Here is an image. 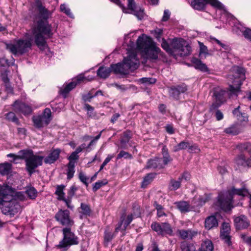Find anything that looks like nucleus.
<instances>
[{"mask_svg":"<svg viewBox=\"0 0 251 251\" xmlns=\"http://www.w3.org/2000/svg\"><path fill=\"white\" fill-rule=\"evenodd\" d=\"M32 32L37 47L41 50L47 48L46 39L52 35L51 25L47 22L40 20L33 27Z\"/></svg>","mask_w":251,"mask_h":251,"instance_id":"1","label":"nucleus"},{"mask_svg":"<svg viewBox=\"0 0 251 251\" xmlns=\"http://www.w3.org/2000/svg\"><path fill=\"white\" fill-rule=\"evenodd\" d=\"M137 45L138 49L142 52V55L145 58L151 59L157 58L160 50L156 47L150 37L142 34L139 37Z\"/></svg>","mask_w":251,"mask_h":251,"instance_id":"2","label":"nucleus"},{"mask_svg":"<svg viewBox=\"0 0 251 251\" xmlns=\"http://www.w3.org/2000/svg\"><path fill=\"white\" fill-rule=\"evenodd\" d=\"M139 65V60L136 54L134 52H128V55L125 57L123 63H118L111 65V70L115 74H127L129 70L134 71Z\"/></svg>","mask_w":251,"mask_h":251,"instance_id":"3","label":"nucleus"},{"mask_svg":"<svg viewBox=\"0 0 251 251\" xmlns=\"http://www.w3.org/2000/svg\"><path fill=\"white\" fill-rule=\"evenodd\" d=\"M248 193L245 188L237 189L233 187L231 190L219 195L216 205L224 211L230 210L233 207L232 199L234 195L244 197Z\"/></svg>","mask_w":251,"mask_h":251,"instance_id":"4","label":"nucleus"},{"mask_svg":"<svg viewBox=\"0 0 251 251\" xmlns=\"http://www.w3.org/2000/svg\"><path fill=\"white\" fill-rule=\"evenodd\" d=\"M3 191L5 196L0 205V209L5 215L14 216L20 210V205L14 198V193L11 187L6 188Z\"/></svg>","mask_w":251,"mask_h":251,"instance_id":"5","label":"nucleus"},{"mask_svg":"<svg viewBox=\"0 0 251 251\" xmlns=\"http://www.w3.org/2000/svg\"><path fill=\"white\" fill-rule=\"evenodd\" d=\"M32 46L31 41L26 39H19L14 43L6 44V49L14 55H22L29 51Z\"/></svg>","mask_w":251,"mask_h":251,"instance_id":"6","label":"nucleus"},{"mask_svg":"<svg viewBox=\"0 0 251 251\" xmlns=\"http://www.w3.org/2000/svg\"><path fill=\"white\" fill-rule=\"evenodd\" d=\"M171 47L174 49L173 56L176 58L178 56H188L192 51L191 47L182 39H173L171 42Z\"/></svg>","mask_w":251,"mask_h":251,"instance_id":"7","label":"nucleus"},{"mask_svg":"<svg viewBox=\"0 0 251 251\" xmlns=\"http://www.w3.org/2000/svg\"><path fill=\"white\" fill-rule=\"evenodd\" d=\"M63 238L59 242L57 248L59 249L67 248L72 245L78 244V238L74 233L71 232L69 227L64 228L62 229Z\"/></svg>","mask_w":251,"mask_h":251,"instance_id":"8","label":"nucleus"},{"mask_svg":"<svg viewBox=\"0 0 251 251\" xmlns=\"http://www.w3.org/2000/svg\"><path fill=\"white\" fill-rule=\"evenodd\" d=\"M233 71L235 73V80L232 84L229 85V91L232 94H236L239 91L242 81L245 79V70L244 68L236 66L233 68Z\"/></svg>","mask_w":251,"mask_h":251,"instance_id":"9","label":"nucleus"},{"mask_svg":"<svg viewBox=\"0 0 251 251\" xmlns=\"http://www.w3.org/2000/svg\"><path fill=\"white\" fill-rule=\"evenodd\" d=\"M51 111L49 108H46L43 114L34 116L32 118L34 125L37 128H41L48 125L51 120Z\"/></svg>","mask_w":251,"mask_h":251,"instance_id":"10","label":"nucleus"},{"mask_svg":"<svg viewBox=\"0 0 251 251\" xmlns=\"http://www.w3.org/2000/svg\"><path fill=\"white\" fill-rule=\"evenodd\" d=\"M43 159V157L33 154L26 160V169L30 175L33 173L35 168L42 164Z\"/></svg>","mask_w":251,"mask_h":251,"instance_id":"11","label":"nucleus"},{"mask_svg":"<svg viewBox=\"0 0 251 251\" xmlns=\"http://www.w3.org/2000/svg\"><path fill=\"white\" fill-rule=\"evenodd\" d=\"M151 227L152 230L156 232L159 235H172L173 230L171 226L168 223H162L161 224H158L153 223L151 224Z\"/></svg>","mask_w":251,"mask_h":251,"instance_id":"12","label":"nucleus"},{"mask_svg":"<svg viewBox=\"0 0 251 251\" xmlns=\"http://www.w3.org/2000/svg\"><path fill=\"white\" fill-rule=\"evenodd\" d=\"M69 211L67 210H59L55 215L56 220L62 225L67 226H71L74 224V222L71 219Z\"/></svg>","mask_w":251,"mask_h":251,"instance_id":"13","label":"nucleus"},{"mask_svg":"<svg viewBox=\"0 0 251 251\" xmlns=\"http://www.w3.org/2000/svg\"><path fill=\"white\" fill-rule=\"evenodd\" d=\"M128 8L132 11V13L134 14L139 20H142L145 16L144 9L140 7H138L134 0H128Z\"/></svg>","mask_w":251,"mask_h":251,"instance_id":"14","label":"nucleus"},{"mask_svg":"<svg viewBox=\"0 0 251 251\" xmlns=\"http://www.w3.org/2000/svg\"><path fill=\"white\" fill-rule=\"evenodd\" d=\"M14 110L16 112H20L24 115H28L31 113L32 110L30 106L24 103L16 100L13 105Z\"/></svg>","mask_w":251,"mask_h":251,"instance_id":"15","label":"nucleus"},{"mask_svg":"<svg viewBox=\"0 0 251 251\" xmlns=\"http://www.w3.org/2000/svg\"><path fill=\"white\" fill-rule=\"evenodd\" d=\"M177 235L182 239L191 240L198 234V231L192 229H178Z\"/></svg>","mask_w":251,"mask_h":251,"instance_id":"16","label":"nucleus"},{"mask_svg":"<svg viewBox=\"0 0 251 251\" xmlns=\"http://www.w3.org/2000/svg\"><path fill=\"white\" fill-rule=\"evenodd\" d=\"M230 231V227L229 224L224 223L221 230V237L228 245H230L231 243L229 236Z\"/></svg>","mask_w":251,"mask_h":251,"instance_id":"17","label":"nucleus"},{"mask_svg":"<svg viewBox=\"0 0 251 251\" xmlns=\"http://www.w3.org/2000/svg\"><path fill=\"white\" fill-rule=\"evenodd\" d=\"M162 158H159V168H163L168 163L171 162L172 158L168 153V149L165 146H164L162 150Z\"/></svg>","mask_w":251,"mask_h":251,"instance_id":"18","label":"nucleus"},{"mask_svg":"<svg viewBox=\"0 0 251 251\" xmlns=\"http://www.w3.org/2000/svg\"><path fill=\"white\" fill-rule=\"evenodd\" d=\"M234 224L236 228L238 229L246 228L250 225V223L247 218L243 215L236 217L234 219Z\"/></svg>","mask_w":251,"mask_h":251,"instance_id":"19","label":"nucleus"},{"mask_svg":"<svg viewBox=\"0 0 251 251\" xmlns=\"http://www.w3.org/2000/svg\"><path fill=\"white\" fill-rule=\"evenodd\" d=\"M226 91L222 89L217 90L214 91V96L215 97L216 104H213L211 106V108L218 107L225 101L224 95Z\"/></svg>","mask_w":251,"mask_h":251,"instance_id":"20","label":"nucleus"},{"mask_svg":"<svg viewBox=\"0 0 251 251\" xmlns=\"http://www.w3.org/2000/svg\"><path fill=\"white\" fill-rule=\"evenodd\" d=\"M218 225L217 220L214 216H210L205 220L204 226L205 228L208 230L217 227Z\"/></svg>","mask_w":251,"mask_h":251,"instance_id":"21","label":"nucleus"},{"mask_svg":"<svg viewBox=\"0 0 251 251\" xmlns=\"http://www.w3.org/2000/svg\"><path fill=\"white\" fill-rule=\"evenodd\" d=\"M60 151L59 149H55L51 151L49 155L45 158V162L47 164H51L55 162L59 157Z\"/></svg>","mask_w":251,"mask_h":251,"instance_id":"22","label":"nucleus"},{"mask_svg":"<svg viewBox=\"0 0 251 251\" xmlns=\"http://www.w3.org/2000/svg\"><path fill=\"white\" fill-rule=\"evenodd\" d=\"M36 4L40 16L44 19H48L50 15L48 9L43 6L41 2L39 0L36 2Z\"/></svg>","mask_w":251,"mask_h":251,"instance_id":"23","label":"nucleus"},{"mask_svg":"<svg viewBox=\"0 0 251 251\" xmlns=\"http://www.w3.org/2000/svg\"><path fill=\"white\" fill-rule=\"evenodd\" d=\"M251 161V157L246 159L244 155H240L236 159V163L237 165L241 166L251 167V164L249 163Z\"/></svg>","mask_w":251,"mask_h":251,"instance_id":"24","label":"nucleus"},{"mask_svg":"<svg viewBox=\"0 0 251 251\" xmlns=\"http://www.w3.org/2000/svg\"><path fill=\"white\" fill-rule=\"evenodd\" d=\"M192 62L196 69L204 72L208 71L206 65L203 63L200 60L196 58H193L192 59Z\"/></svg>","mask_w":251,"mask_h":251,"instance_id":"25","label":"nucleus"},{"mask_svg":"<svg viewBox=\"0 0 251 251\" xmlns=\"http://www.w3.org/2000/svg\"><path fill=\"white\" fill-rule=\"evenodd\" d=\"M210 199L209 195L207 194H204L202 196H196L193 200L194 203L197 205H202Z\"/></svg>","mask_w":251,"mask_h":251,"instance_id":"26","label":"nucleus"},{"mask_svg":"<svg viewBox=\"0 0 251 251\" xmlns=\"http://www.w3.org/2000/svg\"><path fill=\"white\" fill-rule=\"evenodd\" d=\"M133 220V216L132 214L129 215L127 216V219L124 222V226L122 228V225L123 222V221H122L118 225V226L115 228V232H118L120 228L122 230H126L127 226L130 224L131 221Z\"/></svg>","mask_w":251,"mask_h":251,"instance_id":"27","label":"nucleus"},{"mask_svg":"<svg viewBox=\"0 0 251 251\" xmlns=\"http://www.w3.org/2000/svg\"><path fill=\"white\" fill-rule=\"evenodd\" d=\"M33 155V152L31 150H21L17 154V158L24 159L26 161Z\"/></svg>","mask_w":251,"mask_h":251,"instance_id":"28","label":"nucleus"},{"mask_svg":"<svg viewBox=\"0 0 251 251\" xmlns=\"http://www.w3.org/2000/svg\"><path fill=\"white\" fill-rule=\"evenodd\" d=\"M111 72L110 68L101 67L97 71V75L100 78H106L109 75Z\"/></svg>","mask_w":251,"mask_h":251,"instance_id":"29","label":"nucleus"},{"mask_svg":"<svg viewBox=\"0 0 251 251\" xmlns=\"http://www.w3.org/2000/svg\"><path fill=\"white\" fill-rule=\"evenodd\" d=\"M175 204L181 212H186L190 210V205L186 201L176 202Z\"/></svg>","mask_w":251,"mask_h":251,"instance_id":"30","label":"nucleus"},{"mask_svg":"<svg viewBox=\"0 0 251 251\" xmlns=\"http://www.w3.org/2000/svg\"><path fill=\"white\" fill-rule=\"evenodd\" d=\"M75 161H71L67 165V178L69 179H70L74 176L75 172Z\"/></svg>","mask_w":251,"mask_h":251,"instance_id":"31","label":"nucleus"},{"mask_svg":"<svg viewBox=\"0 0 251 251\" xmlns=\"http://www.w3.org/2000/svg\"><path fill=\"white\" fill-rule=\"evenodd\" d=\"M77 83L75 80H73L72 82L66 85L65 88L61 90L62 94L64 97H66V94L71 91L75 87Z\"/></svg>","mask_w":251,"mask_h":251,"instance_id":"32","label":"nucleus"},{"mask_svg":"<svg viewBox=\"0 0 251 251\" xmlns=\"http://www.w3.org/2000/svg\"><path fill=\"white\" fill-rule=\"evenodd\" d=\"M213 246L210 240H206L202 242L200 251H212Z\"/></svg>","mask_w":251,"mask_h":251,"instance_id":"33","label":"nucleus"},{"mask_svg":"<svg viewBox=\"0 0 251 251\" xmlns=\"http://www.w3.org/2000/svg\"><path fill=\"white\" fill-rule=\"evenodd\" d=\"M181 249L182 251H197L194 244L184 241L181 243Z\"/></svg>","mask_w":251,"mask_h":251,"instance_id":"34","label":"nucleus"},{"mask_svg":"<svg viewBox=\"0 0 251 251\" xmlns=\"http://www.w3.org/2000/svg\"><path fill=\"white\" fill-rule=\"evenodd\" d=\"M239 108L240 106H239L233 111V115L240 122L246 121L248 120V116L245 113H240L239 111Z\"/></svg>","mask_w":251,"mask_h":251,"instance_id":"35","label":"nucleus"},{"mask_svg":"<svg viewBox=\"0 0 251 251\" xmlns=\"http://www.w3.org/2000/svg\"><path fill=\"white\" fill-rule=\"evenodd\" d=\"M130 139V134L129 132H126L124 133L123 136L121 139L120 147L126 149V144L129 142Z\"/></svg>","mask_w":251,"mask_h":251,"instance_id":"36","label":"nucleus"},{"mask_svg":"<svg viewBox=\"0 0 251 251\" xmlns=\"http://www.w3.org/2000/svg\"><path fill=\"white\" fill-rule=\"evenodd\" d=\"M189 147V142L187 141H182L173 148V151L174 152L178 151L180 150H185Z\"/></svg>","mask_w":251,"mask_h":251,"instance_id":"37","label":"nucleus"},{"mask_svg":"<svg viewBox=\"0 0 251 251\" xmlns=\"http://www.w3.org/2000/svg\"><path fill=\"white\" fill-rule=\"evenodd\" d=\"M205 4L201 0H193L191 2L192 7L199 10L203 9L204 8Z\"/></svg>","mask_w":251,"mask_h":251,"instance_id":"38","label":"nucleus"},{"mask_svg":"<svg viewBox=\"0 0 251 251\" xmlns=\"http://www.w3.org/2000/svg\"><path fill=\"white\" fill-rule=\"evenodd\" d=\"M237 148L238 149L241 151H246L248 152H249L250 154H251V143H241L237 146Z\"/></svg>","mask_w":251,"mask_h":251,"instance_id":"39","label":"nucleus"},{"mask_svg":"<svg viewBox=\"0 0 251 251\" xmlns=\"http://www.w3.org/2000/svg\"><path fill=\"white\" fill-rule=\"evenodd\" d=\"M181 182V178L179 177L177 180L171 179L170 182V188L173 190L178 189L180 187Z\"/></svg>","mask_w":251,"mask_h":251,"instance_id":"40","label":"nucleus"},{"mask_svg":"<svg viewBox=\"0 0 251 251\" xmlns=\"http://www.w3.org/2000/svg\"><path fill=\"white\" fill-rule=\"evenodd\" d=\"M11 169V164L4 163L0 165V174L2 175H7Z\"/></svg>","mask_w":251,"mask_h":251,"instance_id":"41","label":"nucleus"},{"mask_svg":"<svg viewBox=\"0 0 251 251\" xmlns=\"http://www.w3.org/2000/svg\"><path fill=\"white\" fill-rule=\"evenodd\" d=\"M161 47L167 52L173 55V51H174V49L171 47V44L169 45L165 39H162Z\"/></svg>","mask_w":251,"mask_h":251,"instance_id":"42","label":"nucleus"},{"mask_svg":"<svg viewBox=\"0 0 251 251\" xmlns=\"http://www.w3.org/2000/svg\"><path fill=\"white\" fill-rule=\"evenodd\" d=\"M206 4H209L211 6L221 9L223 8V5L217 0H204Z\"/></svg>","mask_w":251,"mask_h":251,"instance_id":"43","label":"nucleus"},{"mask_svg":"<svg viewBox=\"0 0 251 251\" xmlns=\"http://www.w3.org/2000/svg\"><path fill=\"white\" fill-rule=\"evenodd\" d=\"M154 177V175L153 174H149L145 177L142 184V187L145 188L149 184L151 183L152 179Z\"/></svg>","mask_w":251,"mask_h":251,"instance_id":"44","label":"nucleus"},{"mask_svg":"<svg viewBox=\"0 0 251 251\" xmlns=\"http://www.w3.org/2000/svg\"><path fill=\"white\" fill-rule=\"evenodd\" d=\"M159 158H155L153 159H151L148 162L147 167L150 168H159Z\"/></svg>","mask_w":251,"mask_h":251,"instance_id":"45","label":"nucleus"},{"mask_svg":"<svg viewBox=\"0 0 251 251\" xmlns=\"http://www.w3.org/2000/svg\"><path fill=\"white\" fill-rule=\"evenodd\" d=\"M25 193L28 197L31 199H34L37 197V191L33 187H30L27 188L25 191Z\"/></svg>","mask_w":251,"mask_h":251,"instance_id":"46","label":"nucleus"},{"mask_svg":"<svg viewBox=\"0 0 251 251\" xmlns=\"http://www.w3.org/2000/svg\"><path fill=\"white\" fill-rule=\"evenodd\" d=\"M64 186L63 185L57 186L55 191V194L58 196V199L61 200L64 199V193L63 192Z\"/></svg>","mask_w":251,"mask_h":251,"instance_id":"47","label":"nucleus"},{"mask_svg":"<svg viewBox=\"0 0 251 251\" xmlns=\"http://www.w3.org/2000/svg\"><path fill=\"white\" fill-rule=\"evenodd\" d=\"M60 10L61 12L64 13L70 17H73V14L71 12V10L68 8L65 4H61L60 6Z\"/></svg>","mask_w":251,"mask_h":251,"instance_id":"48","label":"nucleus"},{"mask_svg":"<svg viewBox=\"0 0 251 251\" xmlns=\"http://www.w3.org/2000/svg\"><path fill=\"white\" fill-rule=\"evenodd\" d=\"M84 108L87 111V115L90 118L94 117L96 114L94 112V108L88 104L84 105Z\"/></svg>","mask_w":251,"mask_h":251,"instance_id":"49","label":"nucleus"},{"mask_svg":"<svg viewBox=\"0 0 251 251\" xmlns=\"http://www.w3.org/2000/svg\"><path fill=\"white\" fill-rule=\"evenodd\" d=\"M114 237V234L111 232L106 230L104 233V243L106 245H108L109 242L111 241Z\"/></svg>","mask_w":251,"mask_h":251,"instance_id":"50","label":"nucleus"},{"mask_svg":"<svg viewBox=\"0 0 251 251\" xmlns=\"http://www.w3.org/2000/svg\"><path fill=\"white\" fill-rule=\"evenodd\" d=\"M199 45L200 46V55L203 54L204 56L206 57V56L208 54L207 47L200 42H199Z\"/></svg>","mask_w":251,"mask_h":251,"instance_id":"51","label":"nucleus"},{"mask_svg":"<svg viewBox=\"0 0 251 251\" xmlns=\"http://www.w3.org/2000/svg\"><path fill=\"white\" fill-rule=\"evenodd\" d=\"M92 79H93L92 77H91V78H89V77H85L84 76V75L81 74V75H77V77L73 80H75L77 84L82 81H84V80L91 81Z\"/></svg>","mask_w":251,"mask_h":251,"instance_id":"52","label":"nucleus"},{"mask_svg":"<svg viewBox=\"0 0 251 251\" xmlns=\"http://www.w3.org/2000/svg\"><path fill=\"white\" fill-rule=\"evenodd\" d=\"M225 131L226 133L234 134V135L237 134L239 132L237 127L235 126H232L226 128L225 129Z\"/></svg>","mask_w":251,"mask_h":251,"instance_id":"53","label":"nucleus"},{"mask_svg":"<svg viewBox=\"0 0 251 251\" xmlns=\"http://www.w3.org/2000/svg\"><path fill=\"white\" fill-rule=\"evenodd\" d=\"M107 183L106 180L99 181L96 182L93 187V190L95 192L99 189L102 186L105 185Z\"/></svg>","mask_w":251,"mask_h":251,"instance_id":"54","label":"nucleus"},{"mask_svg":"<svg viewBox=\"0 0 251 251\" xmlns=\"http://www.w3.org/2000/svg\"><path fill=\"white\" fill-rule=\"evenodd\" d=\"M78 178L86 186L88 185L87 181L89 179V177H88L84 173L80 172L78 175Z\"/></svg>","mask_w":251,"mask_h":251,"instance_id":"55","label":"nucleus"},{"mask_svg":"<svg viewBox=\"0 0 251 251\" xmlns=\"http://www.w3.org/2000/svg\"><path fill=\"white\" fill-rule=\"evenodd\" d=\"M170 95L171 97L175 99H178L180 93L178 92L176 87L171 88L169 91Z\"/></svg>","mask_w":251,"mask_h":251,"instance_id":"56","label":"nucleus"},{"mask_svg":"<svg viewBox=\"0 0 251 251\" xmlns=\"http://www.w3.org/2000/svg\"><path fill=\"white\" fill-rule=\"evenodd\" d=\"M81 209L82 210V213L83 214L86 215H90L91 210L88 205L84 203H81Z\"/></svg>","mask_w":251,"mask_h":251,"instance_id":"57","label":"nucleus"},{"mask_svg":"<svg viewBox=\"0 0 251 251\" xmlns=\"http://www.w3.org/2000/svg\"><path fill=\"white\" fill-rule=\"evenodd\" d=\"M122 157H124L125 158H132V155L127 152L121 151L117 155V159H119Z\"/></svg>","mask_w":251,"mask_h":251,"instance_id":"58","label":"nucleus"},{"mask_svg":"<svg viewBox=\"0 0 251 251\" xmlns=\"http://www.w3.org/2000/svg\"><path fill=\"white\" fill-rule=\"evenodd\" d=\"M10 187L7 185L2 186L0 187V205H1L2 201L4 200V197L5 196V193H4L3 190L6 188H10Z\"/></svg>","mask_w":251,"mask_h":251,"instance_id":"59","label":"nucleus"},{"mask_svg":"<svg viewBox=\"0 0 251 251\" xmlns=\"http://www.w3.org/2000/svg\"><path fill=\"white\" fill-rule=\"evenodd\" d=\"M141 82L145 84H153L156 82V79L154 78L144 77L141 79Z\"/></svg>","mask_w":251,"mask_h":251,"instance_id":"60","label":"nucleus"},{"mask_svg":"<svg viewBox=\"0 0 251 251\" xmlns=\"http://www.w3.org/2000/svg\"><path fill=\"white\" fill-rule=\"evenodd\" d=\"M244 37L251 41V29L249 28H246L244 30L242 31Z\"/></svg>","mask_w":251,"mask_h":251,"instance_id":"61","label":"nucleus"},{"mask_svg":"<svg viewBox=\"0 0 251 251\" xmlns=\"http://www.w3.org/2000/svg\"><path fill=\"white\" fill-rule=\"evenodd\" d=\"M6 117L8 120L14 122H18V120L15 117V115L13 112H9L6 114Z\"/></svg>","mask_w":251,"mask_h":251,"instance_id":"62","label":"nucleus"},{"mask_svg":"<svg viewBox=\"0 0 251 251\" xmlns=\"http://www.w3.org/2000/svg\"><path fill=\"white\" fill-rule=\"evenodd\" d=\"M15 196L16 198L20 200V201H24L25 199V194L23 192H17L15 194Z\"/></svg>","mask_w":251,"mask_h":251,"instance_id":"63","label":"nucleus"},{"mask_svg":"<svg viewBox=\"0 0 251 251\" xmlns=\"http://www.w3.org/2000/svg\"><path fill=\"white\" fill-rule=\"evenodd\" d=\"M13 63V62H9L8 60L5 58H1L0 59V65L1 66H10Z\"/></svg>","mask_w":251,"mask_h":251,"instance_id":"64","label":"nucleus"}]
</instances>
